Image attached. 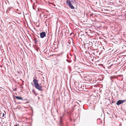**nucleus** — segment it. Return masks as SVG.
I'll return each mask as SVG.
<instances>
[{"label":"nucleus","mask_w":126,"mask_h":126,"mask_svg":"<svg viewBox=\"0 0 126 126\" xmlns=\"http://www.w3.org/2000/svg\"><path fill=\"white\" fill-rule=\"evenodd\" d=\"M33 79V82L35 87L39 90H42V87L41 86V83L40 84H38V80H36V79L34 78Z\"/></svg>","instance_id":"nucleus-1"},{"label":"nucleus","mask_w":126,"mask_h":126,"mask_svg":"<svg viewBox=\"0 0 126 126\" xmlns=\"http://www.w3.org/2000/svg\"><path fill=\"white\" fill-rule=\"evenodd\" d=\"M66 3L67 5L71 9H74L75 8V7L71 4L70 1V0H67Z\"/></svg>","instance_id":"nucleus-2"},{"label":"nucleus","mask_w":126,"mask_h":126,"mask_svg":"<svg viewBox=\"0 0 126 126\" xmlns=\"http://www.w3.org/2000/svg\"><path fill=\"white\" fill-rule=\"evenodd\" d=\"M126 101V100H119L117 102L116 104L117 105H119Z\"/></svg>","instance_id":"nucleus-3"},{"label":"nucleus","mask_w":126,"mask_h":126,"mask_svg":"<svg viewBox=\"0 0 126 126\" xmlns=\"http://www.w3.org/2000/svg\"><path fill=\"white\" fill-rule=\"evenodd\" d=\"M40 37L43 38L46 36V34L45 32H43L40 33Z\"/></svg>","instance_id":"nucleus-4"},{"label":"nucleus","mask_w":126,"mask_h":126,"mask_svg":"<svg viewBox=\"0 0 126 126\" xmlns=\"http://www.w3.org/2000/svg\"><path fill=\"white\" fill-rule=\"evenodd\" d=\"M84 79L85 80L90 81L91 79V78L90 76H87L85 77Z\"/></svg>","instance_id":"nucleus-5"},{"label":"nucleus","mask_w":126,"mask_h":126,"mask_svg":"<svg viewBox=\"0 0 126 126\" xmlns=\"http://www.w3.org/2000/svg\"><path fill=\"white\" fill-rule=\"evenodd\" d=\"M72 103L73 104L75 107V106H77L78 104H79V103L77 101H72Z\"/></svg>","instance_id":"nucleus-6"},{"label":"nucleus","mask_w":126,"mask_h":126,"mask_svg":"<svg viewBox=\"0 0 126 126\" xmlns=\"http://www.w3.org/2000/svg\"><path fill=\"white\" fill-rule=\"evenodd\" d=\"M16 98L18 100H23V99L21 97H19V96H16Z\"/></svg>","instance_id":"nucleus-7"},{"label":"nucleus","mask_w":126,"mask_h":126,"mask_svg":"<svg viewBox=\"0 0 126 126\" xmlns=\"http://www.w3.org/2000/svg\"><path fill=\"white\" fill-rule=\"evenodd\" d=\"M62 119V117H61L60 118V122H61V119Z\"/></svg>","instance_id":"nucleus-8"},{"label":"nucleus","mask_w":126,"mask_h":126,"mask_svg":"<svg viewBox=\"0 0 126 126\" xmlns=\"http://www.w3.org/2000/svg\"><path fill=\"white\" fill-rule=\"evenodd\" d=\"M2 117H3L4 116V114L3 113H2Z\"/></svg>","instance_id":"nucleus-9"},{"label":"nucleus","mask_w":126,"mask_h":126,"mask_svg":"<svg viewBox=\"0 0 126 126\" xmlns=\"http://www.w3.org/2000/svg\"><path fill=\"white\" fill-rule=\"evenodd\" d=\"M15 126H18L17 125H15Z\"/></svg>","instance_id":"nucleus-10"},{"label":"nucleus","mask_w":126,"mask_h":126,"mask_svg":"<svg viewBox=\"0 0 126 126\" xmlns=\"http://www.w3.org/2000/svg\"><path fill=\"white\" fill-rule=\"evenodd\" d=\"M34 92V94L35 93V92L34 91V92Z\"/></svg>","instance_id":"nucleus-11"},{"label":"nucleus","mask_w":126,"mask_h":126,"mask_svg":"<svg viewBox=\"0 0 126 126\" xmlns=\"http://www.w3.org/2000/svg\"><path fill=\"white\" fill-rule=\"evenodd\" d=\"M35 94V95H36V93Z\"/></svg>","instance_id":"nucleus-12"},{"label":"nucleus","mask_w":126,"mask_h":126,"mask_svg":"<svg viewBox=\"0 0 126 126\" xmlns=\"http://www.w3.org/2000/svg\"><path fill=\"white\" fill-rule=\"evenodd\" d=\"M73 110H74V108H73Z\"/></svg>","instance_id":"nucleus-13"}]
</instances>
